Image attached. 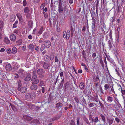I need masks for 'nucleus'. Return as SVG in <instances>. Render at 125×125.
Returning <instances> with one entry per match:
<instances>
[{
	"label": "nucleus",
	"instance_id": "1",
	"mask_svg": "<svg viewBox=\"0 0 125 125\" xmlns=\"http://www.w3.org/2000/svg\"><path fill=\"white\" fill-rule=\"evenodd\" d=\"M36 96V94L34 93L33 92L26 94L25 95V97L27 100L31 101Z\"/></svg>",
	"mask_w": 125,
	"mask_h": 125
},
{
	"label": "nucleus",
	"instance_id": "2",
	"mask_svg": "<svg viewBox=\"0 0 125 125\" xmlns=\"http://www.w3.org/2000/svg\"><path fill=\"white\" fill-rule=\"evenodd\" d=\"M26 104L27 106H28L29 109H34V110L35 111L39 110L40 108V107L35 106L31 102L27 103Z\"/></svg>",
	"mask_w": 125,
	"mask_h": 125
},
{
	"label": "nucleus",
	"instance_id": "3",
	"mask_svg": "<svg viewBox=\"0 0 125 125\" xmlns=\"http://www.w3.org/2000/svg\"><path fill=\"white\" fill-rule=\"evenodd\" d=\"M33 76H32L31 81L33 82L32 84H37L39 82L38 79L37 78V75L35 73V72L33 71Z\"/></svg>",
	"mask_w": 125,
	"mask_h": 125
},
{
	"label": "nucleus",
	"instance_id": "4",
	"mask_svg": "<svg viewBox=\"0 0 125 125\" xmlns=\"http://www.w3.org/2000/svg\"><path fill=\"white\" fill-rule=\"evenodd\" d=\"M96 20L94 19L92 22V34L95 33V31L96 30Z\"/></svg>",
	"mask_w": 125,
	"mask_h": 125
},
{
	"label": "nucleus",
	"instance_id": "5",
	"mask_svg": "<svg viewBox=\"0 0 125 125\" xmlns=\"http://www.w3.org/2000/svg\"><path fill=\"white\" fill-rule=\"evenodd\" d=\"M54 0H51V3L50 5V7L51 8V9L52 10V14H54V13L55 11V1Z\"/></svg>",
	"mask_w": 125,
	"mask_h": 125
},
{
	"label": "nucleus",
	"instance_id": "6",
	"mask_svg": "<svg viewBox=\"0 0 125 125\" xmlns=\"http://www.w3.org/2000/svg\"><path fill=\"white\" fill-rule=\"evenodd\" d=\"M3 66H5L6 70L9 71L12 69V67L10 64L8 63H5L3 64Z\"/></svg>",
	"mask_w": 125,
	"mask_h": 125
},
{
	"label": "nucleus",
	"instance_id": "7",
	"mask_svg": "<svg viewBox=\"0 0 125 125\" xmlns=\"http://www.w3.org/2000/svg\"><path fill=\"white\" fill-rule=\"evenodd\" d=\"M44 44V46L45 48H49L51 46V43L49 41H45Z\"/></svg>",
	"mask_w": 125,
	"mask_h": 125
},
{
	"label": "nucleus",
	"instance_id": "8",
	"mask_svg": "<svg viewBox=\"0 0 125 125\" xmlns=\"http://www.w3.org/2000/svg\"><path fill=\"white\" fill-rule=\"evenodd\" d=\"M38 74L39 75H42L45 73V72L43 71V69H38L37 71Z\"/></svg>",
	"mask_w": 125,
	"mask_h": 125
},
{
	"label": "nucleus",
	"instance_id": "9",
	"mask_svg": "<svg viewBox=\"0 0 125 125\" xmlns=\"http://www.w3.org/2000/svg\"><path fill=\"white\" fill-rule=\"evenodd\" d=\"M21 83L20 81H19L18 82V86L17 89L19 91H20L21 89Z\"/></svg>",
	"mask_w": 125,
	"mask_h": 125
},
{
	"label": "nucleus",
	"instance_id": "10",
	"mask_svg": "<svg viewBox=\"0 0 125 125\" xmlns=\"http://www.w3.org/2000/svg\"><path fill=\"white\" fill-rule=\"evenodd\" d=\"M74 28L75 26L74 25L73 26L71 25V26L70 30L71 31V37L73 36V33L74 32Z\"/></svg>",
	"mask_w": 125,
	"mask_h": 125
},
{
	"label": "nucleus",
	"instance_id": "11",
	"mask_svg": "<svg viewBox=\"0 0 125 125\" xmlns=\"http://www.w3.org/2000/svg\"><path fill=\"white\" fill-rule=\"evenodd\" d=\"M31 75L30 74H28L25 79L24 80L26 81H29L31 79Z\"/></svg>",
	"mask_w": 125,
	"mask_h": 125
},
{
	"label": "nucleus",
	"instance_id": "12",
	"mask_svg": "<svg viewBox=\"0 0 125 125\" xmlns=\"http://www.w3.org/2000/svg\"><path fill=\"white\" fill-rule=\"evenodd\" d=\"M66 37H67V39H69V37L71 35V33L70 32V30H68L67 31V32H66Z\"/></svg>",
	"mask_w": 125,
	"mask_h": 125
},
{
	"label": "nucleus",
	"instance_id": "13",
	"mask_svg": "<svg viewBox=\"0 0 125 125\" xmlns=\"http://www.w3.org/2000/svg\"><path fill=\"white\" fill-rule=\"evenodd\" d=\"M15 17V16L13 14L11 15L10 19L11 22H13L14 21Z\"/></svg>",
	"mask_w": 125,
	"mask_h": 125
},
{
	"label": "nucleus",
	"instance_id": "14",
	"mask_svg": "<svg viewBox=\"0 0 125 125\" xmlns=\"http://www.w3.org/2000/svg\"><path fill=\"white\" fill-rule=\"evenodd\" d=\"M10 38L11 41H14L16 39V36L14 34L11 35L10 36Z\"/></svg>",
	"mask_w": 125,
	"mask_h": 125
},
{
	"label": "nucleus",
	"instance_id": "15",
	"mask_svg": "<svg viewBox=\"0 0 125 125\" xmlns=\"http://www.w3.org/2000/svg\"><path fill=\"white\" fill-rule=\"evenodd\" d=\"M33 124L34 125H38L40 124L39 121L38 120H34L33 121Z\"/></svg>",
	"mask_w": 125,
	"mask_h": 125
},
{
	"label": "nucleus",
	"instance_id": "16",
	"mask_svg": "<svg viewBox=\"0 0 125 125\" xmlns=\"http://www.w3.org/2000/svg\"><path fill=\"white\" fill-rule=\"evenodd\" d=\"M85 87L84 83L82 82H81L80 84L79 87L81 89H83Z\"/></svg>",
	"mask_w": 125,
	"mask_h": 125
},
{
	"label": "nucleus",
	"instance_id": "17",
	"mask_svg": "<svg viewBox=\"0 0 125 125\" xmlns=\"http://www.w3.org/2000/svg\"><path fill=\"white\" fill-rule=\"evenodd\" d=\"M63 10V7H62V6L60 5L59 6V9H58L59 13H62Z\"/></svg>",
	"mask_w": 125,
	"mask_h": 125
},
{
	"label": "nucleus",
	"instance_id": "18",
	"mask_svg": "<svg viewBox=\"0 0 125 125\" xmlns=\"http://www.w3.org/2000/svg\"><path fill=\"white\" fill-rule=\"evenodd\" d=\"M44 30L43 27L42 26L39 29L38 32V33L39 34H42Z\"/></svg>",
	"mask_w": 125,
	"mask_h": 125
},
{
	"label": "nucleus",
	"instance_id": "19",
	"mask_svg": "<svg viewBox=\"0 0 125 125\" xmlns=\"http://www.w3.org/2000/svg\"><path fill=\"white\" fill-rule=\"evenodd\" d=\"M33 21H29L28 23V25L30 28H31L33 26Z\"/></svg>",
	"mask_w": 125,
	"mask_h": 125
},
{
	"label": "nucleus",
	"instance_id": "20",
	"mask_svg": "<svg viewBox=\"0 0 125 125\" xmlns=\"http://www.w3.org/2000/svg\"><path fill=\"white\" fill-rule=\"evenodd\" d=\"M27 90V88L26 87H22L20 91L21 93H25Z\"/></svg>",
	"mask_w": 125,
	"mask_h": 125
},
{
	"label": "nucleus",
	"instance_id": "21",
	"mask_svg": "<svg viewBox=\"0 0 125 125\" xmlns=\"http://www.w3.org/2000/svg\"><path fill=\"white\" fill-rule=\"evenodd\" d=\"M38 87L37 85H34L31 87V89L32 90H35Z\"/></svg>",
	"mask_w": 125,
	"mask_h": 125
},
{
	"label": "nucleus",
	"instance_id": "22",
	"mask_svg": "<svg viewBox=\"0 0 125 125\" xmlns=\"http://www.w3.org/2000/svg\"><path fill=\"white\" fill-rule=\"evenodd\" d=\"M83 120L86 122V124L88 125H91L88 119L86 117H84L83 118Z\"/></svg>",
	"mask_w": 125,
	"mask_h": 125
},
{
	"label": "nucleus",
	"instance_id": "23",
	"mask_svg": "<svg viewBox=\"0 0 125 125\" xmlns=\"http://www.w3.org/2000/svg\"><path fill=\"white\" fill-rule=\"evenodd\" d=\"M28 48L31 50H33L34 49V46L32 44H30L28 46Z\"/></svg>",
	"mask_w": 125,
	"mask_h": 125
},
{
	"label": "nucleus",
	"instance_id": "24",
	"mask_svg": "<svg viewBox=\"0 0 125 125\" xmlns=\"http://www.w3.org/2000/svg\"><path fill=\"white\" fill-rule=\"evenodd\" d=\"M100 116L102 118V120H103L104 124V123L106 121L105 117L102 114L100 115Z\"/></svg>",
	"mask_w": 125,
	"mask_h": 125
},
{
	"label": "nucleus",
	"instance_id": "25",
	"mask_svg": "<svg viewBox=\"0 0 125 125\" xmlns=\"http://www.w3.org/2000/svg\"><path fill=\"white\" fill-rule=\"evenodd\" d=\"M107 122L109 123V125H111L113 123V120L108 118H107Z\"/></svg>",
	"mask_w": 125,
	"mask_h": 125
},
{
	"label": "nucleus",
	"instance_id": "26",
	"mask_svg": "<svg viewBox=\"0 0 125 125\" xmlns=\"http://www.w3.org/2000/svg\"><path fill=\"white\" fill-rule=\"evenodd\" d=\"M63 105V104L59 102L57 103L56 105V108H58L60 107H62Z\"/></svg>",
	"mask_w": 125,
	"mask_h": 125
},
{
	"label": "nucleus",
	"instance_id": "27",
	"mask_svg": "<svg viewBox=\"0 0 125 125\" xmlns=\"http://www.w3.org/2000/svg\"><path fill=\"white\" fill-rule=\"evenodd\" d=\"M97 99H98L97 96H94V97H92L91 99H90L92 100L93 101H95L97 102H98V101L97 100Z\"/></svg>",
	"mask_w": 125,
	"mask_h": 125
},
{
	"label": "nucleus",
	"instance_id": "28",
	"mask_svg": "<svg viewBox=\"0 0 125 125\" xmlns=\"http://www.w3.org/2000/svg\"><path fill=\"white\" fill-rule=\"evenodd\" d=\"M17 52V49L15 47H13L12 49V52L13 53H15Z\"/></svg>",
	"mask_w": 125,
	"mask_h": 125
},
{
	"label": "nucleus",
	"instance_id": "29",
	"mask_svg": "<svg viewBox=\"0 0 125 125\" xmlns=\"http://www.w3.org/2000/svg\"><path fill=\"white\" fill-rule=\"evenodd\" d=\"M16 15L19 20L21 21L22 19V17L20 13H18Z\"/></svg>",
	"mask_w": 125,
	"mask_h": 125
},
{
	"label": "nucleus",
	"instance_id": "30",
	"mask_svg": "<svg viewBox=\"0 0 125 125\" xmlns=\"http://www.w3.org/2000/svg\"><path fill=\"white\" fill-rule=\"evenodd\" d=\"M49 66V64L48 63H44L43 65L44 68L45 69H47L48 68Z\"/></svg>",
	"mask_w": 125,
	"mask_h": 125
},
{
	"label": "nucleus",
	"instance_id": "31",
	"mask_svg": "<svg viewBox=\"0 0 125 125\" xmlns=\"http://www.w3.org/2000/svg\"><path fill=\"white\" fill-rule=\"evenodd\" d=\"M3 22L2 21H0V30H2L3 25Z\"/></svg>",
	"mask_w": 125,
	"mask_h": 125
},
{
	"label": "nucleus",
	"instance_id": "32",
	"mask_svg": "<svg viewBox=\"0 0 125 125\" xmlns=\"http://www.w3.org/2000/svg\"><path fill=\"white\" fill-rule=\"evenodd\" d=\"M69 83L68 82H66L64 84V87L65 88V90L67 88L69 87Z\"/></svg>",
	"mask_w": 125,
	"mask_h": 125
},
{
	"label": "nucleus",
	"instance_id": "33",
	"mask_svg": "<svg viewBox=\"0 0 125 125\" xmlns=\"http://www.w3.org/2000/svg\"><path fill=\"white\" fill-rule=\"evenodd\" d=\"M29 9L28 7H25L24 10V11L25 13H28L29 12Z\"/></svg>",
	"mask_w": 125,
	"mask_h": 125
},
{
	"label": "nucleus",
	"instance_id": "34",
	"mask_svg": "<svg viewBox=\"0 0 125 125\" xmlns=\"http://www.w3.org/2000/svg\"><path fill=\"white\" fill-rule=\"evenodd\" d=\"M100 63L101 64L102 67L103 68H104V65L102 58H101L100 60Z\"/></svg>",
	"mask_w": 125,
	"mask_h": 125
},
{
	"label": "nucleus",
	"instance_id": "35",
	"mask_svg": "<svg viewBox=\"0 0 125 125\" xmlns=\"http://www.w3.org/2000/svg\"><path fill=\"white\" fill-rule=\"evenodd\" d=\"M10 109H11V107L12 109V110H13L14 111H15L16 110V109L15 108V107L14 106H13L10 104Z\"/></svg>",
	"mask_w": 125,
	"mask_h": 125
},
{
	"label": "nucleus",
	"instance_id": "36",
	"mask_svg": "<svg viewBox=\"0 0 125 125\" xmlns=\"http://www.w3.org/2000/svg\"><path fill=\"white\" fill-rule=\"evenodd\" d=\"M105 55L106 56L107 58V60L110 62H112V59L111 58L110 56L109 55H107L106 54H105Z\"/></svg>",
	"mask_w": 125,
	"mask_h": 125
},
{
	"label": "nucleus",
	"instance_id": "37",
	"mask_svg": "<svg viewBox=\"0 0 125 125\" xmlns=\"http://www.w3.org/2000/svg\"><path fill=\"white\" fill-rule=\"evenodd\" d=\"M83 52L82 53V55H83V57L84 58V59H85V60H86V52L85 51H84V50H83Z\"/></svg>",
	"mask_w": 125,
	"mask_h": 125
},
{
	"label": "nucleus",
	"instance_id": "38",
	"mask_svg": "<svg viewBox=\"0 0 125 125\" xmlns=\"http://www.w3.org/2000/svg\"><path fill=\"white\" fill-rule=\"evenodd\" d=\"M18 23V21L17 20L16 21L15 23H14L13 26V28H16L17 27V25Z\"/></svg>",
	"mask_w": 125,
	"mask_h": 125
},
{
	"label": "nucleus",
	"instance_id": "39",
	"mask_svg": "<svg viewBox=\"0 0 125 125\" xmlns=\"http://www.w3.org/2000/svg\"><path fill=\"white\" fill-rule=\"evenodd\" d=\"M49 57L48 55L45 56L44 57V60L46 61H48L49 60Z\"/></svg>",
	"mask_w": 125,
	"mask_h": 125
},
{
	"label": "nucleus",
	"instance_id": "40",
	"mask_svg": "<svg viewBox=\"0 0 125 125\" xmlns=\"http://www.w3.org/2000/svg\"><path fill=\"white\" fill-rule=\"evenodd\" d=\"M89 120L91 121V122H91L92 123H93L94 121V120L93 119V118L92 117L91 115H89Z\"/></svg>",
	"mask_w": 125,
	"mask_h": 125
},
{
	"label": "nucleus",
	"instance_id": "41",
	"mask_svg": "<svg viewBox=\"0 0 125 125\" xmlns=\"http://www.w3.org/2000/svg\"><path fill=\"white\" fill-rule=\"evenodd\" d=\"M32 2L36 4L39 3L40 0H32Z\"/></svg>",
	"mask_w": 125,
	"mask_h": 125
},
{
	"label": "nucleus",
	"instance_id": "42",
	"mask_svg": "<svg viewBox=\"0 0 125 125\" xmlns=\"http://www.w3.org/2000/svg\"><path fill=\"white\" fill-rule=\"evenodd\" d=\"M45 6V3H42L40 6V8L42 10L43 9Z\"/></svg>",
	"mask_w": 125,
	"mask_h": 125
},
{
	"label": "nucleus",
	"instance_id": "43",
	"mask_svg": "<svg viewBox=\"0 0 125 125\" xmlns=\"http://www.w3.org/2000/svg\"><path fill=\"white\" fill-rule=\"evenodd\" d=\"M61 114H59L57 115L55 117V120H58L59 119L61 116Z\"/></svg>",
	"mask_w": 125,
	"mask_h": 125
},
{
	"label": "nucleus",
	"instance_id": "44",
	"mask_svg": "<svg viewBox=\"0 0 125 125\" xmlns=\"http://www.w3.org/2000/svg\"><path fill=\"white\" fill-rule=\"evenodd\" d=\"M4 41L7 44H8L9 43V40L8 38L5 37L4 38Z\"/></svg>",
	"mask_w": 125,
	"mask_h": 125
},
{
	"label": "nucleus",
	"instance_id": "45",
	"mask_svg": "<svg viewBox=\"0 0 125 125\" xmlns=\"http://www.w3.org/2000/svg\"><path fill=\"white\" fill-rule=\"evenodd\" d=\"M107 100H109V101L111 102L113 101V98L112 97L109 96L108 97Z\"/></svg>",
	"mask_w": 125,
	"mask_h": 125
},
{
	"label": "nucleus",
	"instance_id": "46",
	"mask_svg": "<svg viewBox=\"0 0 125 125\" xmlns=\"http://www.w3.org/2000/svg\"><path fill=\"white\" fill-rule=\"evenodd\" d=\"M16 101V103H17V105L22 104V102L19 99H18Z\"/></svg>",
	"mask_w": 125,
	"mask_h": 125
},
{
	"label": "nucleus",
	"instance_id": "47",
	"mask_svg": "<svg viewBox=\"0 0 125 125\" xmlns=\"http://www.w3.org/2000/svg\"><path fill=\"white\" fill-rule=\"evenodd\" d=\"M64 79L63 78L61 81L60 84V86L62 87L63 86L64 83Z\"/></svg>",
	"mask_w": 125,
	"mask_h": 125
},
{
	"label": "nucleus",
	"instance_id": "48",
	"mask_svg": "<svg viewBox=\"0 0 125 125\" xmlns=\"http://www.w3.org/2000/svg\"><path fill=\"white\" fill-rule=\"evenodd\" d=\"M24 117L25 119H26L27 120H31V118L27 116L26 115H25L24 116Z\"/></svg>",
	"mask_w": 125,
	"mask_h": 125
},
{
	"label": "nucleus",
	"instance_id": "49",
	"mask_svg": "<svg viewBox=\"0 0 125 125\" xmlns=\"http://www.w3.org/2000/svg\"><path fill=\"white\" fill-rule=\"evenodd\" d=\"M115 20V18L114 16H113L112 18V19H111V22H110V24H113V22Z\"/></svg>",
	"mask_w": 125,
	"mask_h": 125
},
{
	"label": "nucleus",
	"instance_id": "50",
	"mask_svg": "<svg viewBox=\"0 0 125 125\" xmlns=\"http://www.w3.org/2000/svg\"><path fill=\"white\" fill-rule=\"evenodd\" d=\"M104 88L105 90H106L107 89H108L109 88V86L108 85L106 84L104 85Z\"/></svg>",
	"mask_w": 125,
	"mask_h": 125
},
{
	"label": "nucleus",
	"instance_id": "51",
	"mask_svg": "<svg viewBox=\"0 0 125 125\" xmlns=\"http://www.w3.org/2000/svg\"><path fill=\"white\" fill-rule=\"evenodd\" d=\"M69 125H75V123L74 121L71 120V122Z\"/></svg>",
	"mask_w": 125,
	"mask_h": 125
},
{
	"label": "nucleus",
	"instance_id": "52",
	"mask_svg": "<svg viewBox=\"0 0 125 125\" xmlns=\"http://www.w3.org/2000/svg\"><path fill=\"white\" fill-rule=\"evenodd\" d=\"M74 99L75 101L77 102V103H79V98L78 97H75L74 98Z\"/></svg>",
	"mask_w": 125,
	"mask_h": 125
},
{
	"label": "nucleus",
	"instance_id": "53",
	"mask_svg": "<svg viewBox=\"0 0 125 125\" xmlns=\"http://www.w3.org/2000/svg\"><path fill=\"white\" fill-rule=\"evenodd\" d=\"M94 103H90L89 104V107H91L94 106Z\"/></svg>",
	"mask_w": 125,
	"mask_h": 125
},
{
	"label": "nucleus",
	"instance_id": "54",
	"mask_svg": "<svg viewBox=\"0 0 125 125\" xmlns=\"http://www.w3.org/2000/svg\"><path fill=\"white\" fill-rule=\"evenodd\" d=\"M117 73V74L118 76H119L120 75L119 73V69L118 68H116L115 69Z\"/></svg>",
	"mask_w": 125,
	"mask_h": 125
},
{
	"label": "nucleus",
	"instance_id": "55",
	"mask_svg": "<svg viewBox=\"0 0 125 125\" xmlns=\"http://www.w3.org/2000/svg\"><path fill=\"white\" fill-rule=\"evenodd\" d=\"M80 119V118L79 117H77V125H79V120Z\"/></svg>",
	"mask_w": 125,
	"mask_h": 125
},
{
	"label": "nucleus",
	"instance_id": "56",
	"mask_svg": "<svg viewBox=\"0 0 125 125\" xmlns=\"http://www.w3.org/2000/svg\"><path fill=\"white\" fill-rule=\"evenodd\" d=\"M14 64L15 65H14V66L15 67H16L17 68H18L20 66L18 64V63H15Z\"/></svg>",
	"mask_w": 125,
	"mask_h": 125
},
{
	"label": "nucleus",
	"instance_id": "57",
	"mask_svg": "<svg viewBox=\"0 0 125 125\" xmlns=\"http://www.w3.org/2000/svg\"><path fill=\"white\" fill-rule=\"evenodd\" d=\"M99 121V120L98 119V117H96L95 119L94 120V122L95 123H97V122H98Z\"/></svg>",
	"mask_w": 125,
	"mask_h": 125
},
{
	"label": "nucleus",
	"instance_id": "58",
	"mask_svg": "<svg viewBox=\"0 0 125 125\" xmlns=\"http://www.w3.org/2000/svg\"><path fill=\"white\" fill-rule=\"evenodd\" d=\"M11 50L10 48H8L7 49L6 51L7 53L8 54H10L11 52Z\"/></svg>",
	"mask_w": 125,
	"mask_h": 125
},
{
	"label": "nucleus",
	"instance_id": "59",
	"mask_svg": "<svg viewBox=\"0 0 125 125\" xmlns=\"http://www.w3.org/2000/svg\"><path fill=\"white\" fill-rule=\"evenodd\" d=\"M99 103L100 104V105L101 106V108H103L104 107V106L100 102V101H99Z\"/></svg>",
	"mask_w": 125,
	"mask_h": 125
},
{
	"label": "nucleus",
	"instance_id": "60",
	"mask_svg": "<svg viewBox=\"0 0 125 125\" xmlns=\"http://www.w3.org/2000/svg\"><path fill=\"white\" fill-rule=\"evenodd\" d=\"M66 32L64 31L63 32V36L64 38H66L67 39V37H66Z\"/></svg>",
	"mask_w": 125,
	"mask_h": 125
},
{
	"label": "nucleus",
	"instance_id": "61",
	"mask_svg": "<svg viewBox=\"0 0 125 125\" xmlns=\"http://www.w3.org/2000/svg\"><path fill=\"white\" fill-rule=\"evenodd\" d=\"M115 120L117 123H119L120 122V120L117 117L115 118Z\"/></svg>",
	"mask_w": 125,
	"mask_h": 125
},
{
	"label": "nucleus",
	"instance_id": "62",
	"mask_svg": "<svg viewBox=\"0 0 125 125\" xmlns=\"http://www.w3.org/2000/svg\"><path fill=\"white\" fill-rule=\"evenodd\" d=\"M108 44L109 45V47L110 48H111L112 47V46L110 40H109L108 41Z\"/></svg>",
	"mask_w": 125,
	"mask_h": 125
},
{
	"label": "nucleus",
	"instance_id": "63",
	"mask_svg": "<svg viewBox=\"0 0 125 125\" xmlns=\"http://www.w3.org/2000/svg\"><path fill=\"white\" fill-rule=\"evenodd\" d=\"M52 36L51 38V40L52 41L54 39V37L55 35L54 34H52Z\"/></svg>",
	"mask_w": 125,
	"mask_h": 125
},
{
	"label": "nucleus",
	"instance_id": "64",
	"mask_svg": "<svg viewBox=\"0 0 125 125\" xmlns=\"http://www.w3.org/2000/svg\"><path fill=\"white\" fill-rule=\"evenodd\" d=\"M122 94L125 95V89L122 91Z\"/></svg>",
	"mask_w": 125,
	"mask_h": 125
}]
</instances>
